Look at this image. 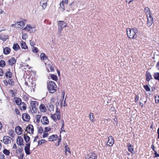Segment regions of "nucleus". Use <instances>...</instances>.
Returning <instances> with one entry per match:
<instances>
[{
    "label": "nucleus",
    "mask_w": 159,
    "mask_h": 159,
    "mask_svg": "<svg viewBox=\"0 0 159 159\" xmlns=\"http://www.w3.org/2000/svg\"><path fill=\"white\" fill-rule=\"evenodd\" d=\"M126 31L128 36L129 39H135L136 38V34L138 32V30L136 28H128Z\"/></svg>",
    "instance_id": "nucleus-1"
},
{
    "label": "nucleus",
    "mask_w": 159,
    "mask_h": 159,
    "mask_svg": "<svg viewBox=\"0 0 159 159\" xmlns=\"http://www.w3.org/2000/svg\"><path fill=\"white\" fill-rule=\"evenodd\" d=\"M57 86L53 81H50L49 82V84L48 85V89L49 92L53 93L57 90Z\"/></svg>",
    "instance_id": "nucleus-2"
},
{
    "label": "nucleus",
    "mask_w": 159,
    "mask_h": 159,
    "mask_svg": "<svg viewBox=\"0 0 159 159\" xmlns=\"http://www.w3.org/2000/svg\"><path fill=\"white\" fill-rule=\"evenodd\" d=\"M58 30L59 33H60L62 29L66 27V24L64 21H59L58 22Z\"/></svg>",
    "instance_id": "nucleus-3"
},
{
    "label": "nucleus",
    "mask_w": 159,
    "mask_h": 159,
    "mask_svg": "<svg viewBox=\"0 0 159 159\" xmlns=\"http://www.w3.org/2000/svg\"><path fill=\"white\" fill-rule=\"evenodd\" d=\"M30 104L32 107L31 111H33V112L36 113L37 112V107L38 106V103L36 101H31L30 103Z\"/></svg>",
    "instance_id": "nucleus-4"
},
{
    "label": "nucleus",
    "mask_w": 159,
    "mask_h": 159,
    "mask_svg": "<svg viewBox=\"0 0 159 159\" xmlns=\"http://www.w3.org/2000/svg\"><path fill=\"white\" fill-rule=\"evenodd\" d=\"M86 159H97V156L93 152L88 153L85 157Z\"/></svg>",
    "instance_id": "nucleus-5"
},
{
    "label": "nucleus",
    "mask_w": 159,
    "mask_h": 159,
    "mask_svg": "<svg viewBox=\"0 0 159 159\" xmlns=\"http://www.w3.org/2000/svg\"><path fill=\"white\" fill-rule=\"evenodd\" d=\"M30 143H28L26 144V146L25 147L24 150L27 155H29L30 153Z\"/></svg>",
    "instance_id": "nucleus-6"
},
{
    "label": "nucleus",
    "mask_w": 159,
    "mask_h": 159,
    "mask_svg": "<svg viewBox=\"0 0 159 159\" xmlns=\"http://www.w3.org/2000/svg\"><path fill=\"white\" fill-rule=\"evenodd\" d=\"M22 118L24 121H28L30 120V117L28 114L25 113L23 114Z\"/></svg>",
    "instance_id": "nucleus-7"
},
{
    "label": "nucleus",
    "mask_w": 159,
    "mask_h": 159,
    "mask_svg": "<svg viewBox=\"0 0 159 159\" xmlns=\"http://www.w3.org/2000/svg\"><path fill=\"white\" fill-rule=\"evenodd\" d=\"M41 122L43 125H46L49 123V120L47 117L45 116H43L41 119Z\"/></svg>",
    "instance_id": "nucleus-8"
},
{
    "label": "nucleus",
    "mask_w": 159,
    "mask_h": 159,
    "mask_svg": "<svg viewBox=\"0 0 159 159\" xmlns=\"http://www.w3.org/2000/svg\"><path fill=\"white\" fill-rule=\"evenodd\" d=\"M153 19L151 15H150L149 18H148L147 22V25L149 27L153 23Z\"/></svg>",
    "instance_id": "nucleus-9"
},
{
    "label": "nucleus",
    "mask_w": 159,
    "mask_h": 159,
    "mask_svg": "<svg viewBox=\"0 0 159 159\" xmlns=\"http://www.w3.org/2000/svg\"><path fill=\"white\" fill-rule=\"evenodd\" d=\"M34 128L32 125H29L27 127L26 131L27 132L30 133V131H31V133L33 134L34 132Z\"/></svg>",
    "instance_id": "nucleus-10"
},
{
    "label": "nucleus",
    "mask_w": 159,
    "mask_h": 159,
    "mask_svg": "<svg viewBox=\"0 0 159 159\" xmlns=\"http://www.w3.org/2000/svg\"><path fill=\"white\" fill-rule=\"evenodd\" d=\"M23 142L24 140L23 139L21 136H18L17 139V144L20 146L23 145Z\"/></svg>",
    "instance_id": "nucleus-11"
},
{
    "label": "nucleus",
    "mask_w": 159,
    "mask_h": 159,
    "mask_svg": "<svg viewBox=\"0 0 159 159\" xmlns=\"http://www.w3.org/2000/svg\"><path fill=\"white\" fill-rule=\"evenodd\" d=\"M15 24L18 26L17 28L20 29L23 28L25 25V23L23 21L17 22L15 23Z\"/></svg>",
    "instance_id": "nucleus-12"
},
{
    "label": "nucleus",
    "mask_w": 159,
    "mask_h": 159,
    "mask_svg": "<svg viewBox=\"0 0 159 159\" xmlns=\"http://www.w3.org/2000/svg\"><path fill=\"white\" fill-rule=\"evenodd\" d=\"M9 138L10 137H9L8 136H4L3 137V141L5 144H7L10 142L11 141Z\"/></svg>",
    "instance_id": "nucleus-13"
},
{
    "label": "nucleus",
    "mask_w": 159,
    "mask_h": 159,
    "mask_svg": "<svg viewBox=\"0 0 159 159\" xmlns=\"http://www.w3.org/2000/svg\"><path fill=\"white\" fill-rule=\"evenodd\" d=\"M108 140L107 143H109V144H111V145L107 144V145H109L110 146H112L114 143V141L113 138L112 136H110L108 137Z\"/></svg>",
    "instance_id": "nucleus-14"
},
{
    "label": "nucleus",
    "mask_w": 159,
    "mask_h": 159,
    "mask_svg": "<svg viewBox=\"0 0 159 159\" xmlns=\"http://www.w3.org/2000/svg\"><path fill=\"white\" fill-rule=\"evenodd\" d=\"M15 131L18 135H20L22 133V128L19 126H17L15 128Z\"/></svg>",
    "instance_id": "nucleus-15"
},
{
    "label": "nucleus",
    "mask_w": 159,
    "mask_h": 159,
    "mask_svg": "<svg viewBox=\"0 0 159 159\" xmlns=\"http://www.w3.org/2000/svg\"><path fill=\"white\" fill-rule=\"evenodd\" d=\"M40 5L44 9L47 6V0H42L40 2Z\"/></svg>",
    "instance_id": "nucleus-16"
},
{
    "label": "nucleus",
    "mask_w": 159,
    "mask_h": 159,
    "mask_svg": "<svg viewBox=\"0 0 159 159\" xmlns=\"http://www.w3.org/2000/svg\"><path fill=\"white\" fill-rule=\"evenodd\" d=\"M146 80L148 82H149L151 79H153L150 73L148 71L146 72Z\"/></svg>",
    "instance_id": "nucleus-17"
},
{
    "label": "nucleus",
    "mask_w": 159,
    "mask_h": 159,
    "mask_svg": "<svg viewBox=\"0 0 159 159\" xmlns=\"http://www.w3.org/2000/svg\"><path fill=\"white\" fill-rule=\"evenodd\" d=\"M20 109L22 110H25L26 109V104L24 102H22L19 105Z\"/></svg>",
    "instance_id": "nucleus-18"
},
{
    "label": "nucleus",
    "mask_w": 159,
    "mask_h": 159,
    "mask_svg": "<svg viewBox=\"0 0 159 159\" xmlns=\"http://www.w3.org/2000/svg\"><path fill=\"white\" fill-rule=\"evenodd\" d=\"M16 61L14 57H12L11 59L8 61V63L11 66H12L16 63Z\"/></svg>",
    "instance_id": "nucleus-19"
},
{
    "label": "nucleus",
    "mask_w": 159,
    "mask_h": 159,
    "mask_svg": "<svg viewBox=\"0 0 159 159\" xmlns=\"http://www.w3.org/2000/svg\"><path fill=\"white\" fill-rule=\"evenodd\" d=\"M11 51V49L8 47H6L3 49V53L5 55H7L10 53Z\"/></svg>",
    "instance_id": "nucleus-20"
},
{
    "label": "nucleus",
    "mask_w": 159,
    "mask_h": 159,
    "mask_svg": "<svg viewBox=\"0 0 159 159\" xmlns=\"http://www.w3.org/2000/svg\"><path fill=\"white\" fill-rule=\"evenodd\" d=\"M39 109L41 112H44L46 111L47 109L44 105L43 104H41L39 107Z\"/></svg>",
    "instance_id": "nucleus-21"
},
{
    "label": "nucleus",
    "mask_w": 159,
    "mask_h": 159,
    "mask_svg": "<svg viewBox=\"0 0 159 159\" xmlns=\"http://www.w3.org/2000/svg\"><path fill=\"white\" fill-rule=\"evenodd\" d=\"M57 139V135H53L49 136L48 138L49 140L50 141H54L56 140Z\"/></svg>",
    "instance_id": "nucleus-22"
},
{
    "label": "nucleus",
    "mask_w": 159,
    "mask_h": 159,
    "mask_svg": "<svg viewBox=\"0 0 159 159\" xmlns=\"http://www.w3.org/2000/svg\"><path fill=\"white\" fill-rule=\"evenodd\" d=\"M127 147L128 151L131 153H132L134 151V148L133 146L131 145V144H128Z\"/></svg>",
    "instance_id": "nucleus-23"
},
{
    "label": "nucleus",
    "mask_w": 159,
    "mask_h": 159,
    "mask_svg": "<svg viewBox=\"0 0 159 159\" xmlns=\"http://www.w3.org/2000/svg\"><path fill=\"white\" fill-rule=\"evenodd\" d=\"M9 71L6 72L5 73V76L7 78H11L12 76V74L11 72L10 71V70L9 69Z\"/></svg>",
    "instance_id": "nucleus-24"
},
{
    "label": "nucleus",
    "mask_w": 159,
    "mask_h": 159,
    "mask_svg": "<svg viewBox=\"0 0 159 159\" xmlns=\"http://www.w3.org/2000/svg\"><path fill=\"white\" fill-rule=\"evenodd\" d=\"M13 48L15 51H17L19 49H20V47L18 43H16L14 44L12 47Z\"/></svg>",
    "instance_id": "nucleus-25"
},
{
    "label": "nucleus",
    "mask_w": 159,
    "mask_h": 159,
    "mask_svg": "<svg viewBox=\"0 0 159 159\" xmlns=\"http://www.w3.org/2000/svg\"><path fill=\"white\" fill-rule=\"evenodd\" d=\"M24 138L25 142L28 143L30 139V137L26 134H24Z\"/></svg>",
    "instance_id": "nucleus-26"
},
{
    "label": "nucleus",
    "mask_w": 159,
    "mask_h": 159,
    "mask_svg": "<svg viewBox=\"0 0 159 159\" xmlns=\"http://www.w3.org/2000/svg\"><path fill=\"white\" fill-rule=\"evenodd\" d=\"M21 48L23 49H26L28 48L27 46L26 45L25 43L21 41L20 42Z\"/></svg>",
    "instance_id": "nucleus-27"
},
{
    "label": "nucleus",
    "mask_w": 159,
    "mask_h": 159,
    "mask_svg": "<svg viewBox=\"0 0 159 159\" xmlns=\"http://www.w3.org/2000/svg\"><path fill=\"white\" fill-rule=\"evenodd\" d=\"M15 99H16L15 100V102L17 105H19L20 103L22 102L20 98H16Z\"/></svg>",
    "instance_id": "nucleus-28"
},
{
    "label": "nucleus",
    "mask_w": 159,
    "mask_h": 159,
    "mask_svg": "<svg viewBox=\"0 0 159 159\" xmlns=\"http://www.w3.org/2000/svg\"><path fill=\"white\" fill-rule=\"evenodd\" d=\"M5 81L7 83V84H9L10 85H12L14 84V82L12 80V79H9L8 81H7L6 80H4V82Z\"/></svg>",
    "instance_id": "nucleus-29"
},
{
    "label": "nucleus",
    "mask_w": 159,
    "mask_h": 159,
    "mask_svg": "<svg viewBox=\"0 0 159 159\" xmlns=\"http://www.w3.org/2000/svg\"><path fill=\"white\" fill-rule=\"evenodd\" d=\"M154 78L158 81H159V73H154L153 75Z\"/></svg>",
    "instance_id": "nucleus-30"
},
{
    "label": "nucleus",
    "mask_w": 159,
    "mask_h": 159,
    "mask_svg": "<svg viewBox=\"0 0 159 159\" xmlns=\"http://www.w3.org/2000/svg\"><path fill=\"white\" fill-rule=\"evenodd\" d=\"M48 109L50 111H53L54 109V106L52 104L50 103V104H49Z\"/></svg>",
    "instance_id": "nucleus-31"
},
{
    "label": "nucleus",
    "mask_w": 159,
    "mask_h": 159,
    "mask_svg": "<svg viewBox=\"0 0 159 159\" xmlns=\"http://www.w3.org/2000/svg\"><path fill=\"white\" fill-rule=\"evenodd\" d=\"M51 77L52 80L57 81V77L56 75L54 74L51 75Z\"/></svg>",
    "instance_id": "nucleus-32"
},
{
    "label": "nucleus",
    "mask_w": 159,
    "mask_h": 159,
    "mask_svg": "<svg viewBox=\"0 0 159 159\" xmlns=\"http://www.w3.org/2000/svg\"><path fill=\"white\" fill-rule=\"evenodd\" d=\"M90 120L92 122H93V114L92 113H90L89 116Z\"/></svg>",
    "instance_id": "nucleus-33"
},
{
    "label": "nucleus",
    "mask_w": 159,
    "mask_h": 159,
    "mask_svg": "<svg viewBox=\"0 0 159 159\" xmlns=\"http://www.w3.org/2000/svg\"><path fill=\"white\" fill-rule=\"evenodd\" d=\"M40 57L42 60H44L45 59H46L47 57L46 55L44 53H42L40 55Z\"/></svg>",
    "instance_id": "nucleus-34"
},
{
    "label": "nucleus",
    "mask_w": 159,
    "mask_h": 159,
    "mask_svg": "<svg viewBox=\"0 0 159 159\" xmlns=\"http://www.w3.org/2000/svg\"><path fill=\"white\" fill-rule=\"evenodd\" d=\"M6 65L5 62L3 60L0 61V66L4 67Z\"/></svg>",
    "instance_id": "nucleus-35"
},
{
    "label": "nucleus",
    "mask_w": 159,
    "mask_h": 159,
    "mask_svg": "<svg viewBox=\"0 0 159 159\" xmlns=\"http://www.w3.org/2000/svg\"><path fill=\"white\" fill-rule=\"evenodd\" d=\"M55 114H56L57 117V119L58 120L60 119V111H56Z\"/></svg>",
    "instance_id": "nucleus-36"
},
{
    "label": "nucleus",
    "mask_w": 159,
    "mask_h": 159,
    "mask_svg": "<svg viewBox=\"0 0 159 159\" xmlns=\"http://www.w3.org/2000/svg\"><path fill=\"white\" fill-rule=\"evenodd\" d=\"M32 28L30 26V25H28L23 29V30H26L28 31H29L32 29Z\"/></svg>",
    "instance_id": "nucleus-37"
},
{
    "label": "nucleus",
    "mask_w": 159,
    "mask_h": 159,
    "mask_svg": "<svg viewBox=\"0 0 159 159\" xmlns=\"http://www.w3.org/2000/svg\"><path fill=\"white\" fill-rule=\"evenodd\" d=\"M3 153L7 156H8L10 154L9 151L6 149H5L3 150Z\"/></svg>",
    "instance_id": "nucleus-38"
},
{
    "label": "nucleus",
    "mask_w": 159,
    "mask_h": 159,
    "mask_svg": "<svg viewBox=\"0 0 159 159\" xmlns=\"http://www.w3.org/2000/svg\"><path fill=\"white\" fill-rule=\"evenodd\" d=\"M46 142V141L44 139H41L38 142V146H40L43 143H44Z\"/></svg>",
    "instance_id": "nucleus-39"
},
{
    "label": "nucleus",
    "mask_w": 159,
    "mask_h": 159,
    "mask_svg": "<svg viewBox=\"0 0 159 159\" xmlns=\"http://www.w3.org/2000/svg\"><path fill=\"white\" fill-rule=\"evenodd\" d=\"M67 144L66 143V145H65V148H66L65 153H66V152H69V153L70 154L71 152L70 151V150L69 148L68 147H67ZM66 154L67 155V154Z\"/></svg>",
    "instance_id": "nucleus-40"
},
{
    "label": "nucleus",
    "mask_w": 159,
    "mask_h": 159,
    "mask_svg": "<svg viewBox=\"0 0 159 159\" xmlns=\"http://www.w3.org/2000/svg\"><path fill=\"white\" fill-rule=\"evenodd\" d=\"M144 11L146 14H149L150 11V9L148 7H146L145 8Z\"/></svg>",
    "instance_id": "nucleus-41"
},
{
    "label": "nucleus",
    "mask_w": 159,
    "mask_h": 159,
    "mask_svg": "<svg viewBox=\"0 0 159 159\" xmlns=\"http://www.w3.org/2000/svg\"><path fill=\"white\" fill-rule=\"evenodd\" d=\"M143 87L147 91H149L150 90V89L148 85H145L143 86Z\"/></svg>",
    "instance_id": "nucleus-42"
},
{
    "label": "nucleus",
    "mask_w": 159,
    "mask_h": 159,
    "mask_svg": "<svg viewBox=\"0 0 159 159\" xmlns=\"http://www.w3.org/2000/svg\"><path fill=\"white\" fill-rule=\"evenodd\" d=\"M41 116L40 115H38L36 116V122L37 123H39L40 122V119L41 118Z\"/></svg>",
    "instance_id": "nucleus-43"
},
{
    "label": "nucleus",
    "mask_w": 159,
    "mask_h": 159,
    "mask_svg": "<svg viewBox=\"0 0 159 159\" xmlns=\"http://www.w3.org/2000/svg\"><path fill=\"white\" fill-rule=\"evenodd\" d=\"M28 37V36L25 33L24 34H23L22 36V39H23L25 40Z\"/></svg>",
    "instance_id": "nucleus-44"
},
{
    "label": "nucleus",
    "mask_w": 159,
    "mask_h": 159,
    "mask_svg": "<svg viewBox=\"0 0 159 159\" xmlns=\"http://www.w3.org/2000/svg\"><path fill=\"white\" fill-rule=\"evenodd\" d=\"M32 50L33 52H34L37 53L38 52L37 48L36 47H33L32 48Z\"/></svg>",
    "instance_id": "nucleus-45"
},
{
    "label": "nucleus",
    "mask_w": 159,
    "mask_h": 159,
    "mask_svg": "<svg viewBox=\"0 0 159 159\" xmlns=\"http://www.w3.org/2000/svg\"><path fill=\"white\" fill-rule=\"evenodd\" d=\"M157 96L158 97H157L156 96H155V101L156 103H159V95H158Z\"/></svg>",
    "instance_id": "nucleus-46"
},
{
    "label": "nucleus",
    "mask_w": 159,
    "mask_h": 159,
    "mask_svg": "<svg viewBox=\"0 0 159 159\" xmlns=\"http://www.w3.org/2000/svg\"><path fill=\"white\" fill-rule=\"evenodd\" d=\"M51 118L54 121L56 120H57V118L56 117V114H52L51 115Z\"/></svg>",
    "instance_id": "nucleus-47"
},
{
    "label": "nucleus",
    "mask_w": 159,
    "mask_h": 159,
    "mask_svg": "<svg viewBox=\"0 0 159 159\" xmlns=\"http://www.w3.org/2000/svg\"><path fill=\"white\" fill-rule=\"evenodd\" d=\"M43 129L41 127H40L39 129H38V132L39 133L41 134L43 132Z\"/></svg>",
    "instance_id": "nucleus-48"
},
{
    "label": "nucleus",
    "mask_w": 159,
    "mask_h": 159,
    "mask_svg": "<svg viewBox=\"0 0 159 159\" xmlns=\"http://www.w3.org/2000/svg\"><path fill=\"white\" fill-rule=\"evenodd\" d=\"M15 113L16 114V115H20L19 111L18 109L16 108H15Z\"/></svg>",
    "instance_id": "nucleus-49"
},
{
    "label": "nucleus",
    "mask_w": 159,
    "mask_h": 159,
    "mask_svg": "<svg viewBox=\"0 0 159 159\" xmlns=\"http://www.w3.org/2000/svg\"><path fill=\"white\" fill-rule=\"evenodd\" d=\"M51 128L50 127H45V132H49L51 130Z\"/></svg>",
    "instance_id": "nucleus-50"
},
{
    "label": "nucleus",
    "mask_w": 159,
    "mask_h": 159,
    "mask_svg": "<svg viewBox=\"0 0 159 159\" xmlns=\"http://www.w3.org/2000/svg\"><path fill=\"white\" fill-rule=\"evenodd\" d=\"M48 67H49V68H50V70L51 71H52V72L54 71V69L53 67V66H52L51 65H49Z\"/></svg>",
    "instance_id": "nucleus-51"
},
{
    "label": "nucleus",
    "mask_w": 159,
    "mask_h": 159,
    "mask_svg": "<svg viewBox=\"0 0 159 159\" xmlns=\"http://www.w3.org/2000/svg\"><path fill=\"white\" fill-rule=\"evenodd\" d=\"M139 97L137 95L135 97V102H137L139 100Z\"/></svg>",
    "instance_id": "nucleus-52"
},
{
    "label": "nucleus",
    "mask_w": 159,
    "mask_h": 159,
    "mask_svg": "<svg viewBox=\"0 0 159 159\" xmlns=\"http://www.w3.org/2000/svg\"><path fill=\"white\" fill-rule=\"evenodd\" d=\"M23 148H19L18 149V151L19 153H20V154L22 153V152L23 151Z\"/></svg>",
    "instance_id": "nucleus-53"
},
{
    "label": "nucleus",
    "mask_w": 159,
    "mask_h": 159,
    "mask_svg": "<svg viewBox=\"0 0 159 159\" xmlns=\"http://www.w3.org/2000/svg\"><path fill=\"white\" fill-rule=\"evenodd\" d=\"M0 159H5V156L3 154H0Z\"/></svg>",
    "instance_id": "nucleus-54"
},
{
    "label": "nucleus",
    "mask_w": 159,
    "mask_h": 159,
    "mask_svg": "<svg viewBox=\"0 0 159 159\" xmlns=\"http://www.w3.org/2000/svg\"><path fill=\"white\" fill-rule=\"evenodd\" d=\"M64 4H63V2H61L60 3V7L63 9H64L65 8V6Z\"/></svg>",
    "instance_id": "nucleus-55"
},
{
    "label": "nucleus",
    "mask_w": 159,
    "mask_h": 159,
    "mask_svg": "<svg viewBox=\"0 0 159 159\" xmlns=\"http://www.w3.org/2000/svg\"><path fill=\"white\" fill-rule=\"evenodd\" d=\"M24 156V154L23 153H22L20 154V156L19 157V159H23V157Z\"/></svg>",
    "instance_id": "nucleus-56"
},
{
    "label": "nucleus",
    "mask_w": 159,
    "mask_h": 159,
    "mask_svg": "<svg viewBox=\"0 0 159 159\" xmlns=\"http://www.w3.org/2000/svg\"><path fill=\"white\" fill-rule=\"evenodd\" d=\"M154 154L155 155V157H159V154H158L156 151H155Z\"/></svg>",
    "instance_id": "nucleus-57"
},
{
    "label": "nucleus",
    "mask_w": 159,
    "mask_h": 159,
    "mask_svg": "<svg viewBox=\"0 0 159 159\" xmlns=\"http://www.w3.org/2000/svg\"><path fill=\"white\" fill-rule=\"evenodd\" d=\"M63 2V4H67L68 2V0H63L61 2Z\"/></svg>",
    "instance_id": "nucleus-58"
},
{
    "label": "nucleus",
    "mask_w": 159,
    "mask_h": 159,
    "mask_svg": "<svg viewBox=\"0 0 159 159\" xmlns=\"http://www.w3.org/2000/svg\"><path fill=\"white\" fill-rule=\"evenodd\" d=\"M64 121L63 120L62 121V126L61 128V131H63V130L64 129V128H63V126H64Z\"/></svg>",
    "instance_id": "nucleus-59"
},
{
    "label": "nucleus",
    "mask_w": 159,
    "mask_h": 159,
    "mask_svg": "<svg viewBox=\"0 0 159 159\" xmlns=\"http://www.w3.org/2000/svg\"><path fill=\"white\" fill-rule=\"evenodd\" d=\"M48 133H44L43 134V138H44L47 137L48 136Z\"/></svg>",
    "instance_id": "nucleus-60"
},
{
    "label": "nucleus",
    "mask_w": 159,
    "mask_h": 159,
    "mask_svg": "<svg viewBox=\"0 0 159 159\" xmlns=\"http://www.w3.org/2000/svg\"><path fill=\"white\" fill-rule=\"evenodd\" d=\"M30 45L32 46H33H33L35 45V43H34V42H32V41H30Z\"/></svg>",
    "instance_id": "nucleus-61"
},
{
    "label": "nucleus",
    "mask_w": 159,
    "mask_h": 159,
    "mask_svg": "<svg viewBox=\"0 0 159 159\" xmlns=\"http://www.w3.org/2000/svg\"><path fill=\"white\" fill-rule=\"evenodd\" d=\"M38 136H37L35 137L33 141V142H35L37 141V139L38 138Z\"/></svg>",
    "instance_id": "nucleus-62"
},
{
    "label": "nucleus",
    "mask_w": 159,
    "mask_h": 159,
    "mask_svg": "<svg viewBox=\"0 0 159 159\" xmlns=\"http://www.w3.org/2000/svg\"><path fill=\"white\" fill-rule=\"evenodd\" d=\"M156 66L157 69L159 70V61L157 63Z\"/></svg>",
    "instance_id": "nucleus-63"
},
{
    "label": "nucleus",
    "mask_w": 159,
    "mask_h": 159,
    "mask_svg": "<svg viewBox=\"0 0 159 159\" xmlns=\"http://www.w3.org/2000/svg\"><path fill=\"white\" fill-rule=\"evenodd\" d=\"M61 138H60V139H59L58 140V144H57L58 146L59 145L60 143L61 142Z\"/></svg>",
    "instance_id": "nucleus-64"
}]
</instances>
